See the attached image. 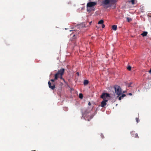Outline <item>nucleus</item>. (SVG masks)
I'll return each instance as SVG.
<instances>
[{
	"instance_id": "nucleus-1",
	"label": "nucleus",
	"mask_w": 151,
	"mask_h": 151,
	"mask_svg": "<svg viewBox=\"0 0 151 151\" xmlns=\"http://www.w3.org/2000/svg\"><path fill=\"white\" fill-rule=\"evenodd\" d=\"M97 4V3L96 2L91 1L88 3L86 5L87 11L90 12H91L94 11L95 8L94 6Z\"/></svg>"
},
{
	"instance_id": "nucleus-2",
	"label": "nucleus",
	"mask_w": 151,
	"mask_h": 151,
	"mask_svg": "<svg viewBox=\"0 0 151 151\" xmlns=\"http://www.w3.org/2000/svg\"><path fill=\"white\" fill-rule=\"evenodd\" d=\"M116 1V0H104L102 2V5L103 6H106V8L111 7Z\"/></svg>"
},
{
	"instance_id": "nucleus-3",
	"label": "nucleus",
	"mask_w": 151,
	"mask_h": 151,
	"mask_svg": "<svg viewBox=\"0 0 151 151\" xmlns=\"http://www.w3.org/2000/svg\"><path fill=\"white\" fill-rule=\"evenodd\" d=\"M114 88L116 94L118 95L117 97L120 96L122 93V90L120 86L118 85L115 86Z\"/></svg>"
},
{
	"instance_id": "nucleus-4",
	"label": "nucleus",
	"mask_w": 151,
	"mask_h": 151,
	"mask_svg": "<svg viewBox=\"0 0 151 151\" xmlns=\"http://www.w3.org/2000/svg\"><path fill=\"white\" fill-rule=\"evenodd\" d=\"M65 71V69L62 68L60 70H58L57 73L55 75L54 78L55 79L57 80L59 77L60 75H63Z\"/></svg>"
},
{
	"instance_id": "nucleus-5",
	"label": "nucleus",
	"mask_w": 151,
	"mask_h": 151,
	"mask_svg": "<svg viewBox=\"0 0 151 151\" xmlns=\"http://www.w3.org/2000/svg\"><path fill=\"white\" fill-rule=\"evenodd\" d=\"M110 97V95L107 93H103L101 96V98H102L103 100H108L106 99V98Z\"/></svg>"
},
{
	"instance_id": "nucleus-6",
	"label": "nucleus",
	"mask_w": 151,
	"mask_h": 151,
	"mask_svg": "<svg viewBox=\"0 0 151 151\" xmlns=\"http://www.w3.org/2000/svg\"><path fill=\"white\" fill-rule=\"evenodd\" d=\"M93 116L91 114H88L85 116L84 118L86 120L89 121L93 117Z\"/></svg>"
},
{
	"instance_id": "nucleus-7",
	"label": "nucleus",
	"mask_w": 151,
	"mask_h": 151,
	"mask_svg": "<svg viewBox=\"0 0 151 151\" xmlns=\"http://www.w3.org/2000/svg\"><path fill=\"white\" fill-rule=\"evenodd\" d=\"M48 84L49 88L52 90H54L55 88V85L53 83L52 84V86L51 83L49 81L48 82Z\"/></svg>"
},
{
	"instance_id": "nucleus-8",
	"label": "nucleus",
	"mask_w": 151,
	"mask_h": 151,
	"mask_svg": "<svg viewBox=\"0 0 151 151\" xmlns=\"http://www.w3.org/2000/svg\"><path fill=\"white\" fill-rule=\"evenodd\" d=\"M131 136L136 138H139L138 137V134L137 133H136L135 131H132L131 132Z\"/></svg>"
},
{
	"instance_id": "nucleus-9",
	"label": "nucleus",
	"mask_w": 151,
	"mask_h": 151,
	"mask_svg": "<svg viewBox=\"0 0 151 151\" xmlns=\"http://www.w3.org/2000/svg\"><path fill=\"white\" fill-rule=\"evenodd\" d=\"M108 100H104L101 102V106L104 107L106 105V102H107Z\"/></svg>"
},
{
	"instance_id": "nucleus-10",
	"label": "nucleus",
	"mask_w": 151,
	"mask_h": 151,
	"mask_svg": "<svg viewBox=\"0 0 151 151\" xmlns=\"http://www.w3.org/2000/svg\"><path fill=\"white\" fill-rule=\"evenodd\" d=\"M126 96V95L125 94H122L121 96H120L119 97V100H121L124 97Z\"/></svg>"
},
{
	"instance_id": "nucleus-11",
	"label": "nucleus",
	"mask_w": 151,
	"mask_h": 151,
	"mask_svg": "<svg viewBox=\"0 0 151 151\" xmlns=\"http://www.w3.org/2000/svg\"><path fill=\"white\" fill-rule=\"evenodd\" d=\"M147 32H144L142 34H141V35L143 37H145L147 36Z\"/></svg>"
},
{
	"instance_id": "nucleus-12",
	"label": "nucleus",
	"mask_w": 151,
	"mask_h": 151,
	"mask_svg": "<svg viewBox=\"0 0 151 151\" xmlns=\"http://www.w3.org/2000/svg\"><path fill=\"white\" fill-rule=\"evenodd\" d=\"M117 26L116 25H114L112 26V29L114 30H116L117 29Z\"/></svg>"
},
{
	"instance_id": "nucleus-13",
	"label": "nucleus",
	"mask_w": 151,
	"mask_h": 151,
	"mask_svg": "<svg viewBox=\"0 0 151 151\" xmlns=\"http://www.w3.org/2000/svg\"><path fill=\"white\" fill-rule=\"evenodd\" d=\"M136 1L137 2V1L136 0H131V1H129V2H131L132 4V5H134L135 4V2Z\"/></svg>"
},
{
	"instance_id": "nucleus-14",
	"label": "nucleus",
	"mask_w": 151,
	"mask_h": 151,
	"mask_svg": "<svg viewBox=\"0 0 151 151\" xmlns=\"http://www.w3.org/2000/svg\"><path fill=\"white\" fill-rule=\"evenodd\" d=\"M83 83H84V84L85 85H86L88 84V81L87 80H85L84 81Z\"/></svg>"
},
{
	"instance_id": "nucleus-15",
	"label": "nucleus",
	"mask_w": 151,
	"mask_h": 151,
	"mask_svg": "<svg viewBox=\"0 0 151 151\" xmlns=\"http://www.w3.org/2000/svg\"><path fill=\"white\" fill-rule=\"evenodd\" d=\"M103 23L104 21L103 20H101L99 22L98 24H103Z\"/></svg>"
},
{
	"instance_id": "nucleus-16",
	"label": "nucleus",
	"mask_w": 151,
	"mask_h": 151,
	"mask_svg": "<svg viewBox=\"0 0 151 151\" xmlns=\"http://www.w3.org/2000/svg\"><path fill=\"white\" fill-rule=\"evenodd\" d=\"M77 36V35H73V37H72V41H73L74 40H75V39L76 38V36Z\"/></svg>"
},
{
	"instance_id": "nucleus-17",
	"label": "nucleus",
	"mask_w": 151,
	"mask_h": 151,
	"mask_svg": "<svg viewBox=\"0 0 151 151\" xmlns=\"http://www.w3.org/2000/svg\"><path fill=\"white\" fill-rule=\"evenodd\" d=\"M83 95L82 93H80L79 94V97L80 99H82L83 98Z\"/></svg>"
},
{
	"instance_id": "nucleus-18",
	"label": "nucleus",
	"mask_w": 151,
	"mask_h": 151,
	"mask_svg": "<svg viewBox=\"0 0 151 151\" xmlns=\"http://www.w3.org/2000/svg\"><path fill=\"white\" fill-rule=\"evenodd\" d=\"M131 67L130 66H128L127 68V69L129 70H131Z\"/></svg>"
},
{
	"instance_id": "nucleus-19",
	"label": "nucleus",
	"mask_w": 151,
	"mask_h": 151,
	"mask_svg": "<svg viewBox=\"0 0 151 151\" xmlns=\"http://www.w3.org/2000/svg\"><path fill=\"white\" fill-rule=\"evenodd\" d=\"M56 80V79H55V78H54V79H51L50 80V81L52 82H55V81Z\"/></svg>"
},
{
	"instance_id": "nucleus-20",
	"label": "nucleus",
	"mask_w": 151,
	"mask_h": 151,
	"mask_svg": "<svg viewBox=\"0 0 151 151\" xmlns=\"http://www.w3.org/2000/svg\"><path fill=\"white\" fill-rule=\"evenodd\" d=\"M136 121L137 123H138L139 122V118H136Z\"/></svg>"
},
{
	"instance_id": "nucleus-21",
	"label": "nucleus",
	"mask_w": 151,
	"mask_h": 151,
	"mask_svg": "<svg viewBox=\"0 0 151 151\" xmlns=\"http://www.w3.org/2000/svg\"><path fill=\"white\" fill-rule=\"evenodd\" d=\"M63 75H60V77H59V78H60V79H63V77H62V76Z\"/></svg>"
},
{
	"instance_id": "nucleus-22",
	"label": "nucleus",
	"mask_w": 151,
	"mask_h": 151,
	"mask_svg": "<svg viewBox=\"0 0 151 151\" xmlns=\"http://www.w3.org/2000/svg\"><path fill=\"white\" fill-rule=\"evenodd\" d=\"M132 84V83H129L128 85V87H132V86H131V84Z\"/></svg>"
},
{
	"instance_id": "nucleus-23",
	"label": "nucleus",
	"mask_w": 151,
	"mask_h": 151,
	"mask_svg": "<svg viewBox=\"0 0 151 151\" xmlns=\"http://www.w3.org/2000/svg\"><path fill=\"white\" fill-rule=\"evenodd\" d=\"M68 109L66 107H65L64 108V110L65 111H67L68 110Z\"/></svg>"
},
{
	"instance_id": "nucleus-24",
	"label": "nucleus",
	"mask_w": 151,
	"mask_h": 151,
	"mask_svg": "<svg viewBox=\"0 0 151 151\" xmlns=\"http://www.w3.org/2000/svg\"><path fill=\"white\" fill-rule=\"evenodd\" d=\"M102 28H104L105 27V25L103 24H102Z\"/></svg>"
},
{
	"instance_id": "nucleus-25",
	"label": "nucleus",
	"mask_w": 151,
	"mask_h": 151,
	"mask_svg": "<svg viewBox=\"0 0 151 151\" xmlns=\"http://www.w3.org/2000/svg\"><path fill=\"white\" fill-rule=\"evenodd\" d=\"M88 105H89V106H90V105H91V103L90 102H89L88 103Z\"/></svg>"
},
{
	"instance_id": "nucleus-26",
	"label": "nucleus",
	"mask_w": 151,
	"mask_h": 151,
	"mask_svg": "<svg viewBox=\"0 0 151 151\" xmlns=\"http://www.w3.org/2000/svg\"><path fill=\"white\" fill-rule=\"evenodd\" d=\"M128 94H129V95H130V96H131V95H132V93H129Z\"/></svg>"
},
{
	"instance_id": "nucleus-27",
	"label": "nucleus",
	"mask_w": 151,
	"mask_h": 151,
	"mask_svg": "<svg viewBox=\"0 0 151 151\" xmlns=\"http://www.w3.org/2000/svg\"><path fill=\"white\" fill-rule=\"evenodd\" d=\"M149 73H151V68L150 69V70L149 71Z\"/></svg>"
},
{
	"instance_id": "nucleus-28",
	"label": "nucleus",
	"mask_w": 151,
	"mask_h": 151,
	"mask_svg": "<svg viewBox=\"0 0 151 151\" xmlns=\"http://www.w3.org/2000/svg\"><path fill=\"white\" fill-rule=\"evenodd\" d=\"M77 74L78 75H79V73L78 72H77Z\"/></svg>"
},
{
	"instance_id": "nucleus-29",
	"label": "nucleus",
	"mask_w": 151,
	"mask_h": 151,
	"mask_svg": "<svg viewBox=\"0 0 151 151\" xmlns=\"http://www.w3.org/2000/svg\"><path fill=\"white\" fill-rule=\"evenodd\" d=\"M124 92H125V91H124L123 92H122V93H124Z\"/></svg>"
},
{
	"instance_id": "nucleus-30",
	"label": "nucleus",
	"mask_w": 151,
	"mask_h": 151,
	"mask_svg": "<svg viewBox=\"0 0 151 151\" xmlns=\"http://www.w3.org/2000/svg\"><path fill=\"white\" fill-rule=\"evenodd\" d=\"M129 19L128 20V21L129 22Z\"/></svg>"
},
{
	"instance_id": "nucleus-31",
	"label": "nucleus",
	"mask_w": 151,
	"mask_h": 151,
	"mask_svg": "<svg viewBox=\"0 0 151 151\" xmlns=\"http://www.w3.org/2000/svg\"><path fill=\"white\" fill-rule=\"evenodd\" d=\"M129 19L128 20V21L129 22Z\"/></svg>"
}]
</instances>
